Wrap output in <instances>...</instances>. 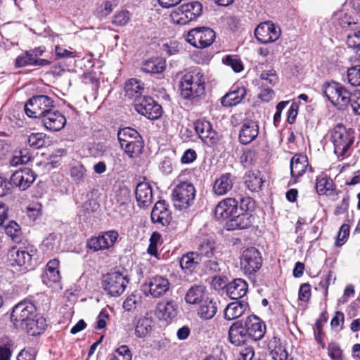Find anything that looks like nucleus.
Segmentation results:
<instances>
[{
	"mask_svg": "<svg viewBox=\"0 0 360 360\" xmlns=\"http://www.w3.org/2000/svg\"><path fill=\"white\" fill-rule=\"evenodd\" d=\"M132 354L127 345H121L109 356L108 360H131Z\"/></svg>",
	"mask_w": 360,
	"mask_h": 360,
	"instance_id": "nucleus-49",
	"label": "nucleus"
},
{
	"mask_svg": "<svg viewBox=\"0 0 360 360\" xmlns=\"http://www.w3.org/2000/svg\"><path fill=\"white\" fill-rule=\"evenodd\" d=\"M238 211V202L233 198L221 200L214 209V217L218 220H229Z\"/></svg>",
	"mask_w": 360,
	"mask_h": 360,
	"instance_id": "nucleus-15",
	"label": "nucleus"
},
{
	"mask_svg": "<svg viewBox=\"0 0 360 360\" xmlns=\"http://www.w3.org/2000/svg\"><path fill=\"white\" fill-rule=\"evenodd\" d=\"M223 63L230 66L236 72H240L243 69L242 62L236 56H227L223 59Z\"/></svg>",
	"mask_w": 360,
	"mask_h": 360,
	"instance_id": "nucleus-56",
	"label": "nucleus"
},
{
	"mask_svg": "<svg viewBox=\"0 0 360 360\" xmlns=\"http://www.w3.org/2000/svg\"><path fill=\"white\" fill-rule=\"evenodd\" d=\"M135 195L139 207H148L153 202V199L150 184L148 182H141L138 184L135 190Z\"/></svg>",
	"mask_w": 360,
	"mask_h": 360,
	"instance_id": "nucleus-20",
	"label": "nucleus"
},
{
	"mask_svg": "<svg viewBox=\"0 0 360 360\" xmlns=\"http://www.w3.org/2000/svg\"><path fill=\"white\" fill-rule=\"evenodd\" d=\"M142 297L139 293H132L123 302V308L128 311L135 309L141 303Z\"/></svg>",
	"mask_w": 360,
	"mask_h": 360,
	"instance_id": "nucleus-51",
	"label": "nucleus"
},
{
	"mask_svg": "<svg viewBox=\"0 0 360 360\" xmlns=\"http://www.w3.org/2000/svg\"><path fill=\"white\" fill-rule=\"evenodd\" d=\"M5 232L14 242L20 241L22 233L20 226L15 221H10L5 226Z\"/></svg>",
	"mask_w": 360,
	"mask_h": 360,
	"instance_id": "nucleus-50",
	"label": "nucleus"
},
{
	"mask_svg": "<svg viewBox=\"0 0 360 360\" xmlns=\"http://www.w3.org/2000/svg\"><path fill=\"white\" fill-rule=\"evenodd\" d=\"M60 262L57 259L50 260L46 267V271L43 275V283L49 287H52L53 284L60 282L61 276L59 271Z\"/></svg>",
	"mask_w": 360,
	"mask_h": 360,
	"instance_id": "nucleus-24",
	"label": "nucleus"
},
{
	"mask_svg": "<svg viewBox=\"0 0 360 360\" xmlns=\"http://www.w3.org/2000/svg\"><path fill=\"white\" fill-rule=\"evenodd\" d=\"M242 321L250 339L257 341L264 337L266 332V326L259 317L252 315Z\"/></svg>",
	"mask_w": 360,
	"mask_h": 360,
	"instance_id": "nucleus-16",
	"label": "nucleus"
},
{
	"mask_svg": "<svg viewBox=\"0 0 360 360\" xmlns=\"http://www.w3.org/2000/svg\"><path fill=\"white\" fill-rule=\"evenodd\" d=\"M258 41L262 44L275 41L281 35V29L270 21L260 23L255 31Z\"/></svg>",
	"mask_w": 360,
	"mask_h": 360,
	"instance_id": "nucleus-12",
	"label": "nucleus"
},
{
	"mask_svg": "<svg viewBox=\"0 0 360 360\" xmlns=\"http://www.w3.org/2000/svg\"><path fill=\"white\" fill-rule=\"evenodd\" d=\"M328 354L333 360H344L342 352L336 344L332 343L329 345Z\"/></svg>",
	"mask_w": 360,
	"mask_h": 360,
	"instance_id": "nucleus-63",
	"label": "nucleus"
},
{
	"mask_svg": "<svg viewBox=\"0 0 360 360\" xmlns=\"http://www.w3.org/2000/svg\"><path fill=\"white\" fill-rule=\"evenodd\" d=\"M259 77L262 82V84L264 86H274L278 82V77L276 72L272 68L262 70L260 72Z\"/></svg>",
	"mask_w": 360,
	"mask_h": 360,
	"instance_id": "nucleus-48",
	"label": "nucleus"
},
{
	"mask_svg": "<svg viewBox=\"0 0 360 360\" xmlns=\"http://www.w3.org/2000/svg\"><path fill=\"white\" fill-rule=\"evenodd\" d=\"M325 96L339 110H344L351 101L352 95L341 84L326 83L322 86Z\"/></svg>",
	"mask_w": 360,
	"mask_h": 360,
	"instance_id": "nucleus-3",
	"label": "nucleus"
},
{
	"mask_svg": "<svg viewBox=\"0 0 360 360\" xmlns=\"http://www.w3.org/2000/svg\"><path fill=\"white\" fill-rule=\"evenodd\" d=\"M115 199L118 206L116 209L118 210L122 216H125L128 212V205L131 202V191L127 186H122L119 188L115 191Z\"/></svg>",
	"mask_w": 360,
	"mask_h": 360,
	"instance_id": "nucleus-32",
	"label": "nucleus"
},
{
	"mask_svg": "<svg viewBox=\"0 0 360 360\" xmlns=\"http://www.w3.org/2000/svg\"><path fill=\"white\" fill-rule=\"evenodd\" d=\"M259 134V125L257 122L248 120L243 123L239 141L242 144H248L255 140Z\"/></svg>",
	"mask_w": 360,
	"mask_h": 360,
	"instance_id": "nucleus-25",
	"label": "nucleus"
},
{
	"mask_svg": "<svg viewBox=\"0 0 360 360\" xmlns=\"http://www.w3.org/2000/svg\"><path fill=\"white\" fill-rule=\"evenodd\" d=\"M233 186V179L230 173L221 174L217 178L213 184L212 191L214 195L222 196L231 191Z\"/></svg>",
	"mask_w": 360,
	"mask_h": 360,
	"instance_id": "nucleus-27",
	"label": "nucleus"
},
{
	"mask_svg": "<svg viewBox=\"0 0 360 360\" xmlns=\"http://www.w3.org/2000/svg\"><path fill=\"white\" fill-rule=\"evenodd\" d=\"M46 326V319L42 316H37L36 315L20 330L25 331L30 335L36 336L42 333L45 330Z\"/></svg>",
	"mask_w": 360,
	"mask_h": 360,
	"instance_id": "nucleus-33",
	"label": "nucleus"
},
{
	"mask_svg": "<svg viewBox=\"0 0 360 360\" xmlns=\"http://www.w3.org/2000/svg\"><path fill=\"white\" fill-rule=\"evenodd\" d=\"M161 240V235L158 232H153L150 238V244L148 248V252L153 256L158 255V244Z\"/></svg>",
	"mask_w": 360,
	"mask_h": 360,
	"instance_id": "nucleus-58",
	"label": "nucleus"
},
{
	"mask_svg": "<svg viewBox=\"0 0 360 360\" xmlns=\"http://www.w3.org/2000/svg\"><path fill=\"white\" fill-rule=\"evenodd\" d=\"M170 17L172 22L178 25H186L191 21L184 11H182V6L173 11Z\"/></svg>",
	"mask_w": 360,
	"mask_h": 360,
	"instance_id": "nucleus-53",
	"label": "nucleus"
},
{
	"mask_svg": "<svg viewBox=\"0 0 360 360\" xmlns=\"http://www.w3.org/2000/svg\"><path fill=\"white\" fill-rule=\"evenodd\" d=\"M176 186L172 191V200L176 209L184 210L193 205L195 198V188L192 183L182 181L181 176L174 180Z\"/></svg>",
	"mask_w": 360,
	"mask_h": 360,
	"instance_id": "nucleus-2",
	"label": "nucleus"
},
{
	"mask_svg": "<svg viewBox=\"0 0 360 360\" xmlns=\"http://www.w3.org/2000/svg\"><path fill=\"white\" fill-rule=\"evenodd\" d=\"M43 125L50 131H58L66 124L65 117L58 110H51L41 118Z\"/></svg>",
	"mask_w": 360,
	"mask_h": 360,
	"instance_id": "nucleus-18",
	"label": "nucleus"
},
{
	"mask_svg": "<svg viewBox=\"0 0 360 360\" xmlns=\"http://www.w3.org/2000/svg\"><path fill=\"white\" fill-rule=\"evenodd\" d=\"M347 79L352 86H360V65L352 66L347 70Z\"/></svg>",
	"mask_w": 360,
	"mask_h": 360,
	"instance_id": "nucleus-55",
	"label": "nucleus"
},
{
	"mask_svg": "<svg viewBox=\"0 0 360 360\" xmlns=\"http://www.w3.org/2000/svg\"><path fill=\"white\" fill-rule=\"evenodd\" d=\"M181 6L182 11H184L191 21L195 20L202 13V6L199 1H193Z\"/></svg>",
	"mask_w": 360,
	"mask_h": 360,
	"instance_id": "nucleus-47",
	"label": "nucleus"
},
{
	"mask_svg": "<svg viewBox=\"0 0 360 360\" xmlns=\"http://www.w3.org/2000/svg\"><path fill=\"white\" fill-rule=\"evenodd\" d=\"M86 170L81 164H77L71 167L70 174L73 180L77 184H80L84 181Z\"/></svg>",
	"mask_w": 360,
	"mask_h": 360,
	"instance_id": "nucleus-52",
	"label": "nucleus"
},
{
	"mask_svg": "<svg viewBox=\"0 0 360 360\" xmlns=\"http://www.w3.org/2000/svg\"><path fill=\"white\" fill-rule=\"evenodd\" d=\"M215 38L214 31L207 27L192 29L185 35L186 41L197 49H205L210 46Z\"/></svg>",
	"mask_w": 360,
	"mask_h": 360,
	"instance_id": "nucleus-8",
	"label": "nucleus"
},
{
	"mask_svg": "<svg viewBox=\"0 0 360 360\" xmlns=\"http://www.w3.org/2000/svg\"><path fill=\"white\" fill-rule=\"evenodd\" d=\"M333 20L342 27H349L356 23L355 18L346 10L345 7L334 13Z\"/></svg>",
	"mask_w": 360,
	"mask_h": 360,
	"instance_id": "nucleus-43",
	"label": "nucleus"
},
{
	"mask_svg": "<svg viewBox=\"0 0 360 360\" xmlns=\"http://www.w3.org/2000/svg\"><path fill=\"white\" fill-rule=\"evenodd\" d=\"M141 68L146 73H160L165 68V61L160 58H150L142 63Z\"/></svg>",
	"mask_w": 360,
	"mask_h": 360,
	"instance_id": "nucleus-41",
	"label": "nucleus"
},
{
	"mask_svg": "<svg viewBox=\"0 0 360 360\" xmlns=\"http://www.w3.org/2000/svg\"><path fill=\"white\" fill-rule=\"evenodd\" d=\"M206 77L202 70L196 68L184 74L180 81V91L182 97L193 99L203 96L205 92Z\"/></svg>",
	"mask_w": 360,
	"mask_h": 360,
	"instance_id": "nucleus-1",
	"label": "nucleus"
},
{
	"mask_svg": "<svg viewBox=\"0 0 360 360\" xmlns=\"http://www.w3.org/2000/svg\"><path fill=\"white\" fill-rule=\"evenodd\" d=\"M262 257L255 248L245 250L240 257V268L245 274L251 275L262 266Z\"/></svg>",
	"mask_w": 360,
	"mask_h": 360,
	"instance_id": "nucleus-11",
	"label": "nucleus"
},
{
	"mask_svg": "<svg viewBox=\"0 0 360 360\" xmlns=\"http://www.w3.org/2000/svg\"><path fill=\"white\" fill-rule=\"evenodd\" d=\"M229 338L231 344L240 346L250 338L242 321H236L230 327Z\"/></svg>",
	"mask_w": 360,
	"mask_h": 360,
	"instance_id": "nucleus-22",
	"label": "nucleus"
},
{
	"mask_svg": "<svg viewBox=\"0 0 360 360\" xmlns=\"http://www.w3.org/2000/svg\"><path fill=\"white\" fill-rule=\"evenodd\" d=\"M207 297H208V295L206 288L201 284H195L188 289L185 294L184 300L188 304L198 305Z\"/></svg>",
	"mask_w": 360,
	"mask_h": 360,
	"instance_id": "nucleus-26",
	"label": "nucleus"
},
{
	"mask_svg": "<svg viewBox=\"0 0 360 360\" xmlns=\"http://www.w3.org/2000/svg\"><path fill=\"white\" fill-rule=\"evenodd\" d=\"M119 233L116 231H108L98 237L90 238L87 242V246L94 251L108 249L113 246L117 241Z\"/></svg>",
	"mask_w": 360,
	"mask_h": 360,
	"instance_id": "nucleus-13",
	"label": "nucleus"
},
{
	"mask_svg": "<svg viewBox=\"0 0 360 360\" xmlns=\"http://www.w3.org/2000/svg\"><path fill=\"white\" fill-rule=\"evenodd\" d=\"M129 19V13L127 11H120L114 15L112 24L117 26H124L128 22Z\"/></svg>",
	"mask_w": 360,
	"mask_h": 360,
	"instance_id": "nucleus-60",
	"label": "nucleus"
},
{
	"mask_svg": "<svg viewBox=\"0 0 360 360\" xmlns=\"http://www.w3.org/2000/svg\"><path fill=\"white\" fill-rule=\"evenodd\" d=\"M264 182L262 173L258 170L249 171L245 176V184L252 192L259 191L262 188Z\"/></svg>",
	"mask_w": 360,
	"mask_h": 360,
	"instance_id": "nucleus-38",
	"label": "nucleus"
},
{
	"mask_svg": "<svg viewBox=\"0 0 360 360\" xmlns=\"http://www.w3.org/2000/svg\"><path fill=\"white\" fill-rule=\"evenodd\" d=\"M149 293L153 297H160L169 290V280L162 276H155L148 281Z\"/></svg>",
	"mask_w": 360,
	"mask_h": 360,
	"instance_id": "nucleus-21",
	"label": "nucleus"
},
{
	"mask_svg": "<svg viewBox=\"0 0 360 360\" xmlns=\"http://www.w3.org/2000/svg\"><path fill=\"white\" fill-rule=\"evenodd\" d=\"M330 140L333 143L334 153L338 157H343L353 144L354 136L344 125L338 124L330 131Z\"/></svg>",
	"mask_w": 360,
	"mask_h": 360,
	"instance_id": "nucleus-5",
	"label": "nucleus"
},
{
	"mask_svg": "<svg viewBox=\"0 0 360 360\" xmlns=\"http://www.w3.org/2000/svg\"><path fill=\"white\" fill-rule=\"evenodd\" d=\"M309 167V162L307 156L297 154L290 161V174L292 178L297 179L302 176Z\"/></svg>",
	"mask_w": 360,
	"mask_h": 360,
	"instance_id": "nucleus-29",
	"label": "nucleus"
},
{
	"mask_svg": "<svg viewBox=\"0 0 360 360\" xmlns=\"http://www.w3.org/2000/svg\"><path fill=\"white\" fill-rule=\"evenodd\" d=\"M156 314L160 319H172L176 314V306L172 300L162 301L158 304Z\"/></svg>",
	"mask_w": 360,
	"mask_h": 360,
	"instance_id": "nucleus-37",
	"label": "nucleus"
},
{
	"mask_svg": "<svg viewBox=\"0 0 360 360\" xmlns=\"http://www.w3.org/2000/svg\"><path fill=\"white\" fill-rule=\"evenodd\" d=\"M35 59L32 55L30 51H26L22 55L19 56L15 60L16 66L23 67L25 65H34Z\"/></svg>",
	"mask_w": 360,
	"mask_h": 360,
	"instance_id": "nucleus-57",
	"label": "nucleus"
},
{
	"mask_svg": "<svg viewBox=\"0 0 360 360\" xmlns=\"http://www.w3.org/2000/svg\"><path fill=\"white\" fill-rule=\"evenodd\" d=\"M53 103V99L48 96H34L25 104V111L30 117L41 119L52 110Z\"/></svg>",
	"mask_w": 360,
	"mask_h": 360,
	"instance_id": "nucleus-7",
	"label": "nucleus"
},
{
	"mask_svg": "<svg viewBox=\"0 0 360 360\" xmlns=\"http://www.w3.org/2000/svg\"><path fill=\"white\" fill-rule=\"evenodd\" d=\"M151 220L153 223H158L163 226L170 223L171 213L165 201H158L155 203L151 212Z\"/></svg>",
	"mask_w": 360,
	"mask_h": 360,
	"instance_id": "nucleus-23",
	"label": "nucleus"
},
{
	"mask_svg": "<svg viewBox=\"0 0 360 360\" xmlns=\"http://www.w3.org/2000/svg\"><path fill=\"white\" fill-rule=\"evenodd\" d=\"M134 108L138 113L152 120L160 118L162 113L161 105L150 96L136 99Z\"/></svg>",
	"mask_w": 360,
	"mask_h": 360,
	"instance_id": "nucleus-10",
	"label": "nucleus"
},
{
	"mask_svg": "<svg viewBox=\"0 0 360 360\" xmlns=\"http://www.w3.org/2000/svg\"><path fill=\"white\" fill-rule=\"evenodd\" d=\"M45 138L44 133H32L27 138V143L30 147L39 148L45 145Z\"/></svg>",
	"mask_w": 360,
	"mask_h": 360,
	"instance_id": "nucleus-54",
	"label": "nucleus"
},
{
	"mask_svg": "<svg viewBox=\"0 0 360 360\" xmlns=\"http://www.w3.org/2000/svg\"><path fill=\"white\" fill-rule=\"evenodd\" d=\"M129 283L127 274L115 271L103 276L102 287L104 291L111 297L120 296Z\"/></svg>",
	"mask_w": 360,
	"mask_h": 360,
	"instance_id": "nucleus-4",
	"label": "nucleus"
},
{
	"mask_svg": "<svg viewBox=\"0 0 360 360\" xmlns=\"http://www.w3.org/2000/svg\"><path fill=\"white\" fill-rule=\"evenodd\" d=\"M196 133L207 146L215 145L219 141L217 133L212 129L211 123L205 120H198L194 123Z\"/></svg>",
	"mask_w": 360,
	"mask_h": 360,
	"instance_id": "nucleus-14",
	"label": "nucleus"
},
{
	"mask_svg": "<svg viewBox=\"0 0 360 360\" xmlns=\"http://www.w3.org/2000/svg\"><path fill=\"white\" fill-rule=\"evenodd\" d=\"M246 95L247 89L244 86H233L221 98V104L225 108L236 106L242 102Z\"/></svg>",
	"mask_w": 360,
	"mask_h": 360,
	"instance_id": "nucleus-19",
	"label": "nucleus"
},
{
	"mask_svg": "<svg viewBox=\"0 0 360 360\" xmlns=\"http://www.w3.org/2000/svg\"><path fill=\"white\" fill-rule=\"evenodd\" d=\"M197 314L200 319L209 320L212 319L217 313V307L216 302L207 297L200 304H198Z\"/></svg>",
	"mask_w": 360,
	"mask_h": 360,
	"instance_id": "nucleus-34",
	"label": "nucleus"
},
{
	"mask_svg": "<svg viewBox=\"0 0 360 360\" xmlns=\"http://www.w3.org/2000/svg\"><path fill=\"white\" fill-rule=\"evenodd\" d=\"M198 252L202 257L212 258L217 254L215 241L212 238H206L201 241L198 247Z\"/></svg>",
	"mask_w": 360,
	"mask_h": 360,
	"instance_id": "nucleus-42",
	"label": "nucleus"
},
{
	"mask_svg": "<svg viewBox=\"0 0 360 360\" xmlns=\"http://www.w3.org/2000/svg\"><path fill=\"white\" fill-rule=\"evenodd\" d=\"M121 148L124 150L127 155L132 158L137 157L142 151L143 143L142 139L134 142L128 141V143L120 145Z\"/></svg>",
	"mask_w": 360,
	"mask_h": 360,
	"instance_id": "nucleus-46",
	"label": "nucleus"
},
{
	"mask_svg": "<svg viewBox=\"0 0 360 360\" xmlns=\"http://www.w3.org/2000/svg\"><path fill=\"white\" fill-rule=\"evenodd\" d=\"M248 307V303L245 302H231L224 310V318L227 320L236 319L244 314Z\"/></svg>",
	"mask_w": 360,
	"mask_h": 360,
	"instance_id": "nucleus-39",
	"label": "nucleus"
},
{
	"mask_svg": "<svg viewBox=\"0 0 360 360\" xmlns=\"http://www.w3.org/2000/svg\"><path fill=\"white\" fill-rule=\"evenodd\" d=\"M117 138L120 145L128 143V141L134 142V141L141 139L139 132L131 127H125L120 129L117 133Z\"/></svg>",
	"mask_w": 360,
	"mask_h": 360,
	"instance_id": "nucleus-44",
	"label": "nucleus"
},
{
	"mask_svg": "<svg viewBox=\"0 0 360 360\" xmlns=\"http://www.w3.org/2000/svg\"><path fill=\"white\" fill-rule=\"evenodd\" d=\"M251 218L252 215L249 212H241L231 217L226 221V226L228 230L246 229L252 224Z\"/></svg>",
	"mask_w": 360,
	"mask_h": 360,
	"instance_id": "nucleus-28",
	"label": "nucleus"
},
{
	"mask_svg": "<svg viewBox=\"0 0 360 360\" xmlns=\"http://www.w3.org/2000/svg\"><path fill=\"white\" fill-rule=\"evenodd\" d=\"M347 44L350 48H356L360 50V30H354L348 34Z\"/></svg>",
	"mask_w": 360,
	"mask_h": 360,
	"instance_id": "nucleus-61",
	"label": "nucleus"
},
{
	"mask_svg": "<svg viewBox=\"0 0 360 360\" xmlns=\"http://www.w3.org/2000/svg\"><path fill=\"white\" fill-rule=\"evenodd\" d=\"M37 351L34 347L23 349L18 356V360H34Z\"/></svg>",
	"mask_w": 360,
	"mask_h": 360,
	"instance_id": "nucleus-62",
	"label": "nucleus"
},
{
	"mask_svg": "<svg viewBox=\"0 0 360 360\" xmlns=\"http://www.w3.org/2000/svg\"><path fill=\"white\" fill-rule=\"evenodd\" d=\"M34 180L35 175L30 168H24L16 171L11 176V185L18 187L22 191L28 188Z\"/></svg>",
	"mask_w": 360,
	"mask_h": 360,
	"instance_id": "nucleus-17",
	"label": "nucleus"
},
{
	"mask_svg": "<svg viewBox=\"0 0 360 360\" xmlns=\"http://www.w3.org/2000/svg\"><path fill=\"white\" fill-rule=\"evenodd\" d=\"M248 285L245 281L236 278L227 285L226 292L232 300H238L245 296L248 292Z\"/></svg>",
	"mask_w": 360,
	"mask_h": 360,
	"instance_id": "nucleus-31",
	"label": "nucleus"
},
{
	"mask_svg": "<svg viewBox=\"0 0 360 360\" xmlns=\"http://www.w3.org/2000/svg\"><path fill=\"white\" fill-rule=\"evenodd\" d=\"M351 105L353 111L358 115H360V91H356L352 95L351 98Z\"/></svg>",
	"mask_w": 360,
	"mask_h": 360,
	"instance_id": "nucleus-64",
	"label": "nucleus"
},
{
	"mask_svg": "<svg viewBox=\"0 0 360 360\" xmlns=\"http://www.w3.org/2000/svg\"><path fill=\"white\" fill-rule=\"evenodd\" d=\"M333 180L326 176H320L316 179V188L319 195H328L333 191Z\"/></svg>",
	"mask_w": 360,
	"mask_h": 360,
	"instance_id": "nucleus-45",
	"label": "nucleus"
},
{
	"mask_svg": "<svg viewBox=\"0 0 360 360\" xmlns=\"http://www.w3.org/2000/svg\"><path fill=\"white\" fill-rule=\"evenodd\" d=\"M267 349L273 360H288L289 354L280 339L273 337L267 343Z\"/></svg>",
	"mask_w": 360,
	"mask_h": 360,
	"instance_id": "nucleus-30",
	"label": "nucleus"
},
{
	"mask_svg": "<svg viewBox=\"0 0 360 360\" xmlns=\"http://www.w3.org/2000/svg\"><path fill=\"white\" fill-rule=\"evenodd\" d=\"M36 250L32 247H13L8 252V262L13 267H18L20 271L32 268V257Z\"/></svg>",
	"mask_w": 360,
	"mask_h": 360,
	"instance_id": "nucleus-6",
	"label": "nucleus"
},
{
	"mask_svg": "<svg viewBox=\"0 0 360 360\" xmlns=\"http://www.w3.org/2000/svg\"><path fill=\"white\" fill-rule=\"evenodd\" d=\"M36 315L35 306L32 302L23 301L13 308L11 320L15 328L20 330Z\"/></svg>",
	"mask_w": 360,
	"mask_h": 360,
	"instance_id": "nucleus-9",
	"label": "nucleus"
},
{
	"mask_svg": "<svg viewBox=\"0 0 360 360\" xmlns=\"http://www.w3.org/2000/svg\"><path fill=\"white\" fill-rule=\"evenodd\" d=\"M143 90V84L140 80L134 78L129 79L124 86L126 96L134 99V102L136 99L142 98L141 95Z\"/></svg>",
	"mask_w": 360,
	"mask_h": 360,
	"instance_id": "nucleus-40",
	"label": "nucleus"
},
{
	"mask_svg": "<svg viewBox=\"0 0 360 360\" xmlns=\"http://www.w3.org/2000/svg\"><path fill=\"white\" fill-rule=\"evenodd\" d=\"M201 262L202 259L198 252H189L180 259V266L184 272H192Z\"/></svg>",
	"mask_w": 360,
	"mask_h": 360,
	"instance_id": "nucleus-36",
	"label": "nucleus"
},
{
	"mask_svg": "<svg viewBox=\"0 0 360 360\" xmlns=\"http://www.w3.org/2000/svg\"><path fill=\"white\" fill-rule=\"evenodd\" d=\"M349 225L346 224H342L340 228V230H339V232H338V234L337 236V239L335 241V245L337 247H340L343 244H345V243L347 240V237L349 236Z\"/></svg>",
	"mask_w": 360,
	"mask_h": 360,
	"instance_id": "nucleus-59",
	"label": "nucleus"
},
{
	"mask_svg": "<svg viewBox=\"0 0 360 360\" xmlns=\"http://www.w3.org/2000/svg\"><path fill=\"white\" fill-rule=\"evenodd\" d=\"M153 319L148 316H142L134 321L135 335L143 338L148 335L152 330Z\"/></svg>",
	"mask_w": 360,
	"mask_h": 360,
	"instance_id": "nucleus-35",
	"label": "nucleus"
}]
</instances>
